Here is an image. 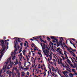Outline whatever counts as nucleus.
I'll use <instances>...</instances> for the list:
<instances>
[{"instance_id": "f257e3e1", "label": "nucleus", "mask_w": 77, "mask_h": 77, "mask_svg": "<svg viewBox=\"0 0 77 77\" xmlns=\"http://www.w3.org/2000/svg\"><path fill=\"white\" fill-rule=\"evenodd\" d=\"M2 46V47H6L5 45V42H4V40H0V45Z\"/></svg>"}, {"instance_id": "f03ea898", "label": "nucleus", "mask_w": 77, "mask_h": 77, "mask_svg": "<svg viewBox=\"0 0 77 77\" xmlns=\"http://www.w3.org/2000/svg\"><path fill=\"white\" fill-rule=\"evenodd\" d=\"M2 46V47H6L5 45V42H4V40H0V45Z\"/></svg>"}, {"instance_id": "7ed1b4c3", "label": "nucleus", "mask_w": 77, "mask_h": 77, "mask_svg": "<svg viewBox=\"0 0 77 77\" xmlns=\"http://www.w3.org/2000/svg\"><path fill=\"white\" fill-rule=\"evenodd\" d=\"M69 57V58H70V59H71L72 60V63H74V66L75 67L76 70H77V65H76V64L75 63V62H74V61H73V60L72 59V58L70 57Z\"/></svg>"}, {"instance_id": "20e7f679", "label": "nucleus", "mask_w": 77, "mask_h": 77, "mask_svg": "<svg viewBox=\"0 0 77 77\" xmlns=\"http://www.w3.org/2000/svg\"><path fill=\"white\" fill-rule=\"evenodd\" d=\"M51 69H52V71H55V72H57V71L56 70V69H55L54 68V67L52 66L51 67Z\"/></svg>"}, {"instance_id": "39448f33", "label": "nucleus", "mask_w": 77, "mask_h": 77, "mask_svg": "<svg viewBox=\"0 0 77 77\" xmlns=\"http://www.w3.org/2000/svg\"><path fill=\"white\" fill-rule=\"evenodd\" d=\"M6 46H4L2 47V50L1 51V52H0V53H2L3 52L5 51V49H6Z\"/></svg>"}, {"instance_id": "423d86ee", "label": "nucleus", "mask_w": 77, "mask_h": 77, "mask_svg": "<svg viewBox=\"0 0 77 77\" xmlns=\"http://www.w3.org/2000/svg\"><path fill=\"white\" fill-rule=\"evenodd\" d=\"M40 41L41 42H44V43H46V44H47V41H44V40L42 39V38H41V39L40 40Z\"/></svg>"}, {"instance_id": "0eeeda50", "label": "nucleus", "mask_w": 77, "mask_h": 77, "mask_svg": "<svg viewBox=\"0 0 77 77\" xmlns=\"http://www.w3.org/2000/svg\"><path fill=\"white\" fill-rule=\"evenodd\" d=\"M43 48L42 49L43 50H45V48H46L45 44V43H43Z\"/></svg>"}, {"instance_id": "6e6552de", "label": "nucleus", "mask_w": 77, "mask_h": 77, "mask_svg": "<svg viewBox=\"0 0 77 77\" xmlns=\"http://www.w3.org/2000/svg\"><path fill=\"white\" fill-rule=\"evenodd\" d=\"M50 38L52 39H53V40H55V39H56V37H54V36H51Z\"/></svg>"}, {"instance_id": "1a4fd4ad", "label": "nucleus", "mask_w": 77, "mask_h": 77, "mask_svg": "<svg viewBox=\"0 0 77 77\" xmlns=\"http://www.w3.org/2000/svg\"><path fill=\"white\" fill-rule=\"evenodd\" d=\"M59 42H60V45L61 44V46L63 45V44H62V39H61V38H60V40L59 41Z\"/></svg>"}, {"instance_id": "9d476101", "label": "nucleus", "mask_w": 77, "mask_h": 77, "mask_svg": "<svg viewBox=\"0 0 77 77\" xmlns=\"http://www.w3.org/2000/svg\"><path fill=\"white\" fill-rule=\"evenodd\" d=\"M63 74L66 77H68V75L66 73L63 72Z\"/></svg>"}, {"instance_id": "9b49d317", "label": "nucleus", "mask_w": 77, "mask_h": 77, "mask_svg": "<svg viewBox=\"0 0 77 77\" xmlns=\"http://www.w3.org/2000/svg\"><path fill=\"white\" fill-rule=\"evenodd\" d=\"M67 62H68V63H69V64L71 63V61L69 59L67 58Z\"/></svg>"}, {"instance_id": "f8f14e48", "label": "nucleus", "mask_w": 77, "mask_h": 77, "mask_svg": "<svg viewBox=\"0 0 77 77\" xmlns=\"http://www.w3.org/2000/svg\"><path fill=\"white\" fill-rule=\"evenodd\" d=\"M64 55H65V56L66 57L68 58V55H67V54H66V52H65V51L64 52Z\"/></svg>"}, {"instance_id": "ddd939ff", "label": "nucleus", "mask_w": 77, "mask_h": 77, "mask_svg": "<svg viewBox=\"0 0 77 77\" xmlns=\"http://www.w3.org/2000/svg\"><path fill=\"white\" fill-rule=\"evenodd\" d=\"M9 41V40L8 39L7 40H5V45H7V43L8 42H7V41Z\"/></svg>"}, {"instance_id": "4468645a", "label": "nucleus", "mask_w": 77, "mask_h": 77, "mask_svg": "<svg viewBox=\"0 0 77 77\" xmlns=\"http://www.w3.org/2000/svg\"><path fill=\"white\" fill-rule=\"evenodd\" d=\"M50 54L51 56L50 55H48H48L50 57V60H51V59H52V56H51V54L50 53Z\"/></svg>"}, {"instance_id": "2eb2a0df", "label": "nucleus", "mask_w": 77, "mask_h": 77, "mask_svg": "<svg viewBox=\"0 0 77 77\" xmlns=\"http://www.w3.org/2000/svg\"><path fill=\"white\" fill-rule=\"evenodd\" d=\"M48 61L50 63H51V64H52V65H53V62H50V58H48Z\"/></svg>"}, {"instance_id": "dca6fc26", "label": "nucleus", "mask_w": 77, "mask_h": 77, "mask_svg": "<svg viewBox=\"0 0 77 77\" xmlns=\"http://www.w3.org/2000/svg\"><path fill=\"white\" fill-rule=\"evenodd\" d=\"M14 42V48H15L16 49L17 48V44H16V43L15 42Z\"/></svg>"}, {"instance_id": "f3484780", "label": "nucleus", "mask_w": 77, "mask_h": 77, "mask_svg": "<svg viewBox=\"0 0 77 77\" xmlns=\"http://www.w3.org/2000/svg\"><path fill=\"white\" fill-rule=\"evenodd\" d=\"M47 40H48V41H50V40H51V38H50L48 37H47Z\"/></svg>"}, {"instance_id": "a211bd4d", "label": "nucleus", "mask_w": 77, "mask_h": 77, "mask_svg": "<svg viewBox=\"0 0 77 77\" xmlns=\"http://www.w3.org/2000/svg\"><path fill=\"white\" fill-rule=\"evenodd\" d=\"M16 38V39H17V40H20V39H21V38H18V37H14L13 39H15V38Z\"/></svg>"}, {"instance_id": "6ab92c4d", "label": "nucleus", "mask_w": 77, "mask_h": 77, "mask_svg": "<svg viewBox=\"0 0 77 77\" xmlns=\"http://www.w3.org/2000/svg\"><path fill=\"white\" fill-rule=\"evenodd\" d=\"M69 65L71 66V67H72V68H73V66H74V65H72L71 63H69Z\"/></svg>"}, {"instance_id": "aec40b11", "label": "nucleus", "mask_w": 77, "mask_h": 77, "mask_svg": "<svg viewBox=\"0 0 77 77\" xmlns=\"http://www.w3.org/2000/svg\"><path fill=\"white\" fill-rule=\"evenodd\" d=\"M60 48V47H59V48H57V50H55L56 51H57V52H58L59 51H59V50H60V48Z\"/></svg>"}, {"instance_id": "412c9836", "label": "nucleus", "mask_w": 77, "mask_h": 77, "mask_svg": "<svg viewBox=\"0 0 77 77\" xmlns=\"http://www.w3.org/2000/svg\"><path fill=\"white\" fill-rule=\"evenodd\" d=\"M69 51V52L70 53V54H72V53L73 54V53H74V52H72L71 51H69H69Z\"/></svg>"}, {"instance_id": "4be33fe9", "label": "nucleus", "mask_w": 77, "mask_h": 77, "mask_svg": "<svg viewBox=\"0 0 77 77\" xmlns=\"http://www.w3.org/2000/svg\"><path fill=\"white\" fill-rule=\"evenodd\" d=\"M9 60V58L8 59V60H7V62H6V64L5 65H8V63H9V61H8V60Z\"/></svg>"}, {"instance_id": "5701e85b", "label": "nucleus", "mask_w": 77, "mask_h": 77, "mask_svg": "<svg viewBox=\"0 0 77 77\" xmlns=\"http://www.w3.org/2000/svg\"><path fill=\"white\" fill-rule=\"evenodd\" d=\"M18 41V40L17 39H16L15 40V41L16 42V44H18V41Z\"/></svg>"}, {"instance_id": "b1692460", "label": "nucleus", "mask_w": 77, "mask_h": 77, "mask_svg": "<svg viewBox=\"0 0 77 77\" xmlns=\"http://www.w3.org/2000/svg\"><path fill=\"white\" fill-rule=\"evenodd\" d=\"M45 50L46 51V53H47V54H48V53H49V51H48V50L46 49Z\"/></svg>"}, {"instance_id": "393cba45", "label": "nucleus", "mask_w": 77, "mask_h": 77, "mask_svg": "<svg viewBox=\"0 0 77 77\" xmlns=\"http://www.w3.org/2000/svg\"><path fill=\"white\" fill-rule=\"evenodd\" d=\"M60 42H59H59H57L56 43L57 44H57H59V45H60Z\"/></svg>"}, {"instance_id": "a878e982", "label": "nucleus", "mask_w": 77, "mask_h": 77, "mask_svg": "<svg viewBox=\"0 0 77 77\" xmlns=\"http://www.w3.org/2000/svg\"><path fill=\"white\" fill-rule=\"evenodd\" d=\"M22 51V50L21 49V48H20V49L19 52V53H21V52Z\"/></svg>"}, {"instance_id": "bb28decb", "label": "nucleus", "mask_w": 77, "mask_h": 77, "mask_svg": "<svg viewBox=\"0 0 77 77\" xmlns=\"http://www.w3.org/2000/svg\"><path fill=\"white\" fill-rule=\"evenodd\" d=\"M23 69H24V70H26H26H27V69H29V67H26L25 68Z\"/></svg>"}, {"instance_id": "cd10ccee", "label": "nucleus", "mask_w": 77, "mask_h": 77, "mask_svg": "<svg viewBox=\"0 0 77 77\" xmlns=\"http://www.w3.org/2000/svg\"><path fill=\"white\" fill-rule=\"evenodd\" d=\"M72 55L73 56H74V57H76V56H75V53L74 52L73 53Z\"/></svg>"}, {"instance_id": "c85d7f7f", "label": "nucleus", "mask_w": 77, "mask_h": 77, "mask_svg": "<svg viewBox=\"0 0 77 77\" xmlns=\"http://www.w3.org/2000/svg\"><path fill=\"white\" fill-rule=\"evenodd\" d=\"M15 57H16L15 56H14L12 58V60H15Z\"/></svg>"}, {"instance_id": "c756f323", "label": "nucleus", "mask_w": 77, "mask_h": 77, "mask_svg": "<svg viewBox=\"0 0 77 77\" xmlns=\"http://www.w3.org/2000/svg\"><path fill=\"white\" fill-rule=\"evenodd\" d=\"M20 45L21 46V49H22V48H23V44H22V43H20Z\"/></svg>"}, {"instance_id": "7c9ffc66", "label": "nucleus", "mask_w": 77, "mask_h": 77, "mask_svg": "<svg viewBox=\"0 0 77 77\" xmlns=\"http://www.w3.org/2000/svg\"><path fill=\"white\" fill-rule=\"evenodd\" d=\"M61 57L62 58L63 60H65V58H64V57H63V56H61Z\"/></svg>"}, {"instance_id": "2f4dec72", "label": "nucleus", "mask_w": 77, "mask_h": 77, "mask_svg": "<svg viewBox=\"0 0 77 77\" xmlns=\"http://www.w3.org/2000/svg\"><path fill=\"white\" fill-rule=\"evenodd\" d=\"M66 48H67L68 51H69V48L67 47V46H66Z\"/></svg>"}, {"instance_id": "473e14b6", "label": "nucleus", "mask_w": 77, "mask_h": 77, "mask_svg": "<svg viewBox=\"0 0 77 77\" xmlns=\"http://www.w3.org/2000/svg\"><path fill=\"white\" fill-rule=\"evenodd\" d=\"M40 45L42 48H42H43V45H42V43H40Z\"/></svg>"}, {"instance_id": "72a5a7b5", "label": "nucleus", "mask_w": 77, "mask_h": 77, "mask_svg": "<svg viewBox=\"0 0 77 77\" xmlns=\"http://www.w3.org/2000/svg\"><path fill=\"white\" fill-rule=\"evenodd\" d=\"M49 45L50 46V47H51V48H54V47L52 46V47H51V45H50V44H49Z\"/></svg>"}, {"instance_id": "f704fd0d", "label": "nucleus", "mask_w": 77, "mask_h": 77, "mask_svg": "<svg viewBox=\"0 0 77 77\" xmlns=\"http://www.w3.org/2000/svg\"><path fill=\"white\" fill-rule=\"evenodd\" d=\"M17 51V48L14 50L15 54L16 53V52Z\"/></svg>"}, {"instance_id": "c9c22d12", "label": "nucleus", "mask_w": 77, "mask_h": 77, "mask_svg": "<svg viewBox=\"0 0 77 77\" xmlns=\"http://www.w3.org/2000/svg\"><path fill=\"white\" fill-rule=\"evenodd\" d=\"M14 62H11V60H10V64H12V65H13V64H14Z\"/></svg>"}, {"instance_id": "e433bc0d", "label": "nucleus", "mask_w": 77, "mask_h": 77, "mask_svg": "<svg viewBox=\"0 0 77 77\" xmlns=\"http://www.w3.org/2000/svg\"><path fill=\"white\" fill-rule=\"evenodd\" d=\"M69 72H71V71L70 70L68 69H66Z\"/></svg>"}, {"instance_id": "4c0bfd02", "label": "nucleus", "mask_w": 77, "mask_h": 77, "mask_svg": "<svg viewBox=\"0 0 77 77\" xmlns=\"http://www.w3.org/2000/svg\"><path fill=\"white\" fill-rule=\"evenodd\" d=\"M50 43H51V45H52V46H53V43H52L51 42V41H50Z\"/></svg>"}, {"instance_id": "58836bf2", "label": "nucleus", "mask_w": 77, "mask_h": 77, "mask_svg": "<svg viewBox=\"0 0 77 77\" xmlns=\"http://www.w3.org/2000/svg\"><path fill=\"white\" fill-rule=\"evenodd\" d=\"M6 45H7V49H8V45H9V42H7V44Z\"/></svg>"}, {"instance_id": "ea45409f", "label": "nucleus", "mask_w": 77, "mask_h": 77, "mask_svg": "<svg viewBox=\"0 0 77 77\" xmlns=\"http://www.w3.org/2000/svg\"><path fill=\"white\" fill-rule=\"evenodd\" d=\"M52 42H53V43H56V41L54 40H52Z\"/></svg>"}, {"instance_id": "a19ab883", "label": "nucleus", "mask_w": 77, "mask_h": 77, "mask_svg": "<svg viewBox=\"0 0 77 77\" xmlns=\"http://www.w3.org/2000/svg\"><path fill=\"white\" fill-rule=\"evenodd\" d=\"M36 39H40L41 38V37H36Z\"/></svg>"}, {"instance_id": "79ce46f5", "label": "nucleus", "mask_w": 77, "mask_h": 77, "mask_svg": "<svg viewBox=\"0 0 77 77\" xmlns=\"http://www.w3.org/2000/svg\"><path fill=\"white\" fill-rule=\"evenodd\" d=\"M64 72H65V73H67V74H68V73H69V72H67V71H64Z\"/></svg>"}, {"instance_id": "37998d69", "label": "nucleus", "mask_w": 77, "mask_h": 77, "mask_svg": "<svg viewBox=\"0 0 77 77\" xmlns=\"http://www.w3.org/2000/svg\"><path fill=\"white\" fill-rule=\"evenodd\" d=\"M58 63L59 65H60V61H59V60H58Z\"/></svg>"}, {"instance_id": "c03bdc74", "label": "nucleus", "mask_w": 77, "mask_h": 77, "mask_svg": "<svg viewBox=\"0 0 77 77\" xmlns=\"http://www.w3.org/2000/svg\"><path fill=\"white\" fill-rule=\"evenodd\" d=\"M26 74L28 75H29V72H27L26 73Z\"/></svg>"}, {"instance_id": "a18cd8bd", "label": "nucleus", "mask_w": 77, "mask_h": 77, "mask_svg": "<svg viewBox=\"0 0 77 77\" xmlns=\"http://www.w3.org/2000/svg\"><path fill=\"white\" fill-rule=\"evenodd\" d=\"M46 68H45V67L44 68V69L45 70V71H46V72H47V70H46Z\"/></svg>"}, {"instance_id": "49530a36", "label": "nucleus", "mask_w": 77, "mask_h": 77, "mask_svg": "<svg viewBox=\"0 0 77 77\" xmlns=\"http://www.w3.org/2000/svg\"><path fill=\"white\" fill-rule=\"evenodd\" d=\"M72 72H74V71H75V69H72Z\"/></svg>"}, {"instance_id": "de8ad7c7", "label": "nucleus", "mask_w": 77, "mask_h": 77, "mask_svg": "<svg viewBox=\"0 0 77 77\" xmlns=\"http://www.w3.org/2000/svg\"><path fill=\"white\" fill-rule=\"evenodd\" d=\"M6 74H9V70H8V71H7L6 72Z\"/></svg>"}, {"instance_id": "09e8293b", "label": "nucleus", "mask_w": 77, "mask_h": 77, "mask_svg": "<svg viewBox=\"0 0 77 77\" xmlns=\"http://www.w3.org/2000/svg\"><path fill=\"white\" fill-rule=\"evenodd\" d=\"M48 68H49V69L50 71H51V69L50 68V67H49L48 66Z\"/></svg>"}, {"instance_id": "8fccbe9b", "label": "nucleus", "mask_w": 77, "mask_h": 77, "mask_svg": "<svg viewBox=\"0 0 77 77\" xmlns=\"http://www.w3.org/2000/svg\"><path fill=\"white\" fill-rule=\"evenodd\" d=\"M56 68H57V69H55V70H57V71L59 70V69H58L57 67H56Z\"/></svg>"}, {"instance_id": "3c124183", "label": "nucleus", "mask_w": 77, "mask_h": 77, "mask_svg": "<svg viewBox=\"0 0 77 77\" xmlns=\"http://www.w3.org/2000/svg\"><path fill=\"white\" fill-rule=\"evenodd\" d=\"M59 51V52H60L59 53H60V54H61V53H62V51Z\"/></svg>"}, {"instance_id": "603ef678", "label": "nucleus", "mask_w": 77, "mask_h": 77, "mask_svg": "<svg viewBox=\"0 0 77 77\" xmlns=\"http://www.w3.org/2000/svg\"><path fill=\"white\" fill-rule=\"evenodd\" d=\"M26 52V50H23V51H22V53H25Z\"/></svg>"}, {"instance_id": "864d4df0", "label": "nucleus", "mask_w": 77, "mask_h": 77, "mask_svg": "<svg viewBox=\"0 0 77 77\" xmlns=\"http://www.w3.org/2000/svg\"><path fill=\"white\" fill-rule=\"evenodd\" d=\"M71 51H73V52H74V50L72 48L71 49Z\"/></svg>"}, {"instance_id": "5fc2aeb1", "label": "nucleus", "mask_w": 77, "mask_h": 77, "mask_svg": "<svg viewBox=\"0 0 77 77\" xmlns=\"http://www.w3.org/2000/svg\"><path fill=\"white\" fill-rule=\"evenodd\" d=\"M17 46H18V50L19 49V48H20V46L18 45H17Z\"/></svg>"}, {"instance_id": "6e6d98bb", "label": "nucleus", "mask_w": 77, "mask_h": 77, "mask_svg": "<svg viewBox=\"0 0 77 77\" xmlns=\"http://www.w3.org/2000/svg\"><path fill=\"white\" fill-rule=\"evenodd\" d=\"M7 69H10V68L9 67H7Z\"/></svg>"}, {"instance_id": "4d7b16f0", "label": "nucleus", "mask_w": 77, "mask_h": 77, "mask_svg": "<svg viewBox=\"0 0 77 77\" xmlns=\"http://www.w3.org/2000/svg\"><path fill=\"white\" fill-rule=\"evenodd\" d=\"M35 41H38V42H39V41H38V39H34Z\"/></svg>"}, {"instance_id": "13d9d810", "label": "nucleus", "mask_w": 77, "mask_h": 77, "mask_svg": "<svg viewBox=\"0 0 77 77\" xmlns=\"http://www.w3.org/2000/svg\"><path fill=\"white\" fill-rule=\"evenodd\" d=\"M55 40H56L57 42H58V39H56V38H55Z\"/></svg>"}, {"instance_id": "bf43d9fd", "label": "nucleus", "mask_w": 77, "mask_h": 77, "mask_svg": "<svg viewBox=\"0 0 77 77\" xmlns=\"http://www.w3.org/2000/svg\"><path fill=\"white\" fill-rule=\"evenodd\" d=\"M38 54H39L40 55H41V54L39 52H38Z\"/></svg>"}, {"instance_id": "052dcab7", "label": "nucleus", "mask_w": 77, "mask_h": 77, "mask_svg": "<svg viewBox=\"0 0 77 77\" xmlns=\"http://www.w3.org/2000/svg\"><path fill=\"white\" fill-rule=\"evenodd\" d=\"M70 75H72V76H73V74L72 73H70Z\"/></svg>"}, {"instance_id": "680f3d73", "label": "nucleus", "mask_w": 77, "mask_h": 77, "mask_svg": "<svg viewBox=\"0 0 77 77\" xmlns=\"http://www.w3.org/2000/svg\"><path fill=\"white\" fill-rule=\"evenodd\" d=\"M59 45H59V44H57V47H59Z\"/></svg>"}, {"instance_id": "e2e57ef3", "label": "nucleus", "mask_w": 77, "mask_h": 77, "mask_svg": "<svg viewBox=\"0 0 77 77\" xmlns=\"http://www.w3.org/2000/svg\"><path fill=\"white\" fill-rule=\"evenodd\" d=\"M46 48H47V49H48V50H49V48H48V47L46 46Z\"/></svg>"}, {"instance_id": "0e129e2a", "label": "nucleus", "mask_w": 77, "mask_h": 77, "mask_svg": "<svg viewBox=\"0 0 77 77\" xmlns=\"http://www.w3.org/2000/svg\"><path fill=\"white\" fill-rule=\"evenodd\" d=\"M60 63L61 65H62V61H60Z\"/></svg>"}, {"instance_id": "69168bd1", "label": "nucleus", "mask_w": 77, "mask_h": 77, "mask_svg": "<svg viewBox=\"0 0 77 77\" xmlns=\"http://www.w3.org/2000/svg\"><path fill=\"white\" fill-rule=\"evenodd\" d=\"M19 63H20V66L21 65V62L19 61Z\"/></svg>"}, {"instance_id": "338daca9", "label": "nucleus", "mask_w": 77, "mask_h": 77, "mask_svg": "<svg viewBox=\"0 0 77 77\" xmlns=\"http://www.w3.org/2000/svg\"><path fill=\"white\" fill-rule=\"evenodd\" d=\"M33 39H36V37H33L32 38Z\"/></svg>"}, {"instance_id": "774afa93", "label": "nucleus", "mask_w": 77, "mask_h": 77, "mask_svg": "<svg viewBox=\"0 0 77 77\" xmlns=\"http://www.w3.org/2000/svg\"><path fill=\"white\" fill-rule=\"evenodd\" d=\"M26 62H25L24 63V66H26Z\"/></svg>"}]
</instances>
